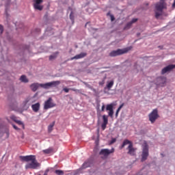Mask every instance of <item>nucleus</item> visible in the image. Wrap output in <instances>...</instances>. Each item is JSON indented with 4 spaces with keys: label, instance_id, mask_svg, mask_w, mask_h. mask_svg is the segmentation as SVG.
<instances>
[{
    "label": "nucleus",
    "instance_id": "obj_38",
    "mask_svg": "<svg viewBox=\"0 0 175 175\" xmlns=\"http://www.w3.org/2000/svg\"><path fill=\"white\" fill-rule=\"evenodd\" d=\"M103 84H105V80H103L102 81L99 82L100 85H103Z\"/></svg>",
    "mask_w": 175,
    "mask_h": 175
},
{
    "label": "nucleus",
    "instance_id": "obj_31",
    "mask_svg": "<svg viewBox=\"0 0 175 175\" xmlns=\"http://www.w3.org/2000/svg\"><path fill=\"white\" fill-rule=\"evenodd\" d=\"M29 100H31V99H29V98H27L26 100H25V101L23 102L24 106H27V105H28V103H29Z\"/></svg>",
    "mask_w": 175,
    "mask_h": 175
},
{
    "label": "nucleus",
    "instance_id": "obj_16",
    "mask_svg": "<svg viewBox=\"0 0 175 175\" xmlns=\"http://www.w3.org/2000/svg\"><path fill=\"white\" fill-rule=\"evenodd\" d=\"M31 109H32L33 111H34V113H38V111H39V110H40V103H36V104L32 105Z\"/></svg>",
    "mask_w": 175,
    "mask_h": 175
},
{
    "label": "nucleus",
    "instance_id": "obj_2",
    "mask_svg": "<svg viewBox=\"0 0 175 175\" xmlns=\"http://www.w3.org/2000/svg\"><path fill=\"white\" fill-rule=\"evenodd\" d=\"M155 8V17L156 18H159V16H162L163 9H165V1H163V0H161L159 3L156 4Z\"/></svg>",
    "mask_w": 175,
    "mask_h": 175
},
{
    "label": "nucleus",
    "instance_id": "obj_41",
    "mask_svg": "<svg viewBox=\"0 0 175 175\" xmlns=\"http://www.w3.org/2000/svg\"><path fill=\"white\" fill-rule=\"evenodd\" d=\"M172 8H175V0H174V3L172 4Z\"/></svg>",
    "mask_w": 175,
    "mask_h": 175
},
{
    "label": "nucleus",
    "instance_id": "obj_30",
    "mask_svg": "<svg viewBox=\"0 0 175 175\" xmlns=\"http://www.w3.org/2000/svg\"><path fill=\"white\" fill-rule=\"evenodd\" d=\"M10 118L11 120H12V121H14V122H16V121L18 120L17 117H16V116L14 115L11 116Z\"/></svg>",
    "mask_w": 175,
    "mask_h": 175
},
{
    "label": "nucleus",
    "instance_id": "obj_3",
    "mask_svg": "<svg viewBox=\"0 0 175 175\" xmlns=\"http://www.w3.org/2000/svg\"><path fill=\"white\" fill-rule=\"evenodd\" d=\"M130 50H132V46H129L123 49H118L116 51H112L109 53V57H117L118 55H122V54H126L128 51H130Z\"/></svg>",
    "mask_w": 175,
    "mask_h": 175
},
{
    "label": "nucleus",
    "instance_id": "obj_9",
    "mask_svg": "<svg viewBox=\"0 0 175 175\" xmlns=\"http://www.w3.org/2000/svg\"><path fill=\"white\" fill-rule=\"evenodd\" d=\"M113 107H114V104L111 103L107 105L106 110L108 112V116L111 117V118H113V116L114 115V110L113 109Z\"/></svg>",
    "mask_w": 175,
    "mask_h": 175
},
{
    "label": "nucleus",
    "instance_id": "obj_27",
    "mask_svg": "<svg viewBox=\"0 0 175 175\" xmlns=\"http://www.w3.org/2000/svg\"><path fill=\"white\" fill-rule=\"evenodd\" d=\"M16 124H18V125H22V128L23 129H25V126H24V123H23V122H21V120H17L16 122H15Z\"/></svg>",
    "mask_w": 175,
    "mask_h": 175
},
{
    "label": "nucleus",
    "instance_id": "obj_1",
    "mask_svg": "<svg viewBox=\"0 0 175 175\" xmlns=\"http://www.w3.org/2000/svg\"><path fill=\"white\" fill-rule=\"evenodd\" d=\"M20 159L25 162H29L25 165V169L36 170L40 166V163L38 162L35 155L21 156Z\"/></svg>",
    "mask_w": 175,
    "mask_h": 175
},
{
    "label": "nucleus",
    "instance_id": "obj_17",
    "mask_svg": "<svg viewBox=\"0 0 175 175\" xmlns=\"http://www.w3.org/2000/svg\"><path fill=\"white\" fill-rule=\"evenodd\" d=\"M40 87V84L39 83H32L30 85V88L31 90L33 91V92H35L36 91H38V88H39Z\"/></svg>",
    "mask_w": 175,
    "mask_h": 175
},
{
    "label": "nucleus",
    "instance_id": "obj_23",
    "mask_svg": "<svg viewBox=\"0 0 175 175\" xmlns=\"http://www.w3.org/2000/svg\"><path fill=\"white\" fill-rule=\"evenodd\" d=\"M59 53L56 52L54 55H51L49 56V61H53V59H55L57 56L58 55Z\"/></svg>",
    "mask_w": 175,
    "mask_h": 175
},
{
    "label": "nucleus",
    "instance_id": "obj_26",
    "mask_svg": "<svg viewBox=\"0 0 175 175\" xmlns=\"http://www.w3.org/2000/svg\"><path fill=\"white\" fill-rule=\"evenodd\" d=\"M132 27V23L131 22L128 23L126 26L124 27V29H129Z\"/></svg>",
    "mask_w": 175,
    "mask_h": 175
},
{
    "label": "nucleus",
    "instance_id": "obj_40",
    "mask_svg": "<svg viewBox=\"0 0 175 175\" xmlns=\"http://www.w3.org/2000/svg\"><path fill=\"white\" fill-rule=\"evenodd\" d=\"M114 20H115L114 16L113 15H111V21H114Z\"/></svg>",
    "mask_w": 175,
    "mask_h": 175
},
{
    "label": "nucleus",
    "instance_id": "obj_5",
    "mask_svg": "<svg viewBox=\"0 0 175 175\" xmlns=\"http://www.w3.org/2000/svg\"><path fill=\"white\" fill-rule=\"evenodd\" d=\"M159 118V114L158 113V109H153L148 115L149 121L151 124H154Z\"/></svg>",
    "mask_w": 175,
    "mask_h": 175
},
{
    "label": "nucleus",
    "instance_id": "obj_29",
    "mask_svg": "<svg viewBox=\"0 0 175 175\" xmlns=\"http://www.w3.org/2000/svg\"><path fill=\"white\" fill-rule=\"evenodd\" d=\"M70 18L74 23L75 21V15H73V12H71L70 14Z\"/></svg>",
    "mask_w": 175,
    "mask_h": 175
},
{
    "label": "nucleus",
    "instance_id": "obj_36",
    "mask_svg": "<svg viewBox=\"0 0 175 175\" xmlns=\"http://www.w3.org/2000/svg\"><path fill=\"white\" fill-rule=\"evenodd\" d=\"M124 103H122V105H120L119 106V107L118 108V110H121V108H122V107H124Z\"/></svg>",
    "mask_w": 175,
    "mask_h": 175
},
{
    "label": "nucleus",
    "instance_id": "obj_19",
    "mask_svg": "<svg viewBox=\"0 0 175 175\" xmlns=\"http://www.w3.org/2000/svg\"><path fill=\"white\" fill-rule=\"evenodd\" d=\"M42 152H44V154H53L54 152V148H49L48 149H45L42 150Z\"/></svg>",
    "mask_w": 175,
    "mask_h": 175
},
{
    "label": "nucleus",
    "instance_id": "obj_8",
    "mask_svg": "<svg viewBox=\"0 0 175 175\" xmlns=\"http://www.w3.org/2000/svg\"><path fill=\"white\" fill-rule=\"evenodd\" d=\"M148 158V145L146 144L142 150L141 162H144Z\"/></svg>",
    "mask_w": 175,
    "mask_h": 175
},
{
    "label": "nucleus",
    "instance_id": "obj_22",
    "mask_svg": "<svg viewBox=\"0 0 175 175\" xmlns=\"http://www.w3.org/2000/svg\"><path fill=\"white\" fill-rule=\"evenodd\" d=\"M113 85H114V81H111L107 84V90H111Z\"/></svg>",
    "mask_w": 175,
    "mask_h": 175
},
{
    "label": "nucleus",
    "instance_id": "obj_15",
    "mask_svg": "<svg viewBox=\"0 0 175 175\" xmlns=\"http://www.w3.org/2000/svg\"><path fill=\"white\" fill-rule=\"evenodd\" d=\"M85 57H87V53H81L80 54L71 57V61H73V59H81V58H84Z\"/></svg>",
    "mask_w": 175,
    "mask_h": 175
},
{
    "label": "nucleus",
    "instance_id": "obj_28",
    "mask_svg": "<svg viewBox=\"0 0 175 175\" xmlns=\"http://www.w3.org/2000/svg\"><path fill=\"white\" fill-rule=\"evenodd\" d=\"M70 90H71V91H76V90L74 89V88H72V89H69V88H63V91H64V92H66V93L69 92Z\"/></svg>",
    "mask_w": 175,
    "mask_h": 175
},
{
    "label": "nucleus",
    "instance_id": "obj_18",
    "mask_svg": "<svg viewBox=\"0 0 175 175\" xmlns=\"http://www.w3.org/2000/svg\"><path fill=\"white\" fill-rule=\"evenodd\" d=\"M131 146V144H133V143H132V142L129 141V139H124L122 146H120V149L122 150V148H124V147H125V146Z\"/></svg>",
    "mask_w": 175,
    "mask_h": 175
},
{
    "label": "nucleus",
    "instance_id": "obj_24",
    "mask_svg": "<svg viewBox=\"0 0 175 175\" xmlns=\"http://www.w3.org/2000/svg\"><path fill=\"white\" fill-rule=\"evenodd\" d=\"M54 125H55V122H53L48 127L49 132H51L53 131V128L54 127Z\"/></svg>",
    "mask_w": 175,
    "mask_h": 175
},
{
    "label": "nucleus",
    "instance_id": "obj_33",
    "mask_svg": "<svg viewBox=\"0 0 175 175\" xmlns=\"http://www.w3.org/2000/svg\"><path fill=\"white\" fill-rule=\"evenodd\" d=\"M116 140H117V139H116V138H113V139L111 140L109 144H114V143H116Z\"/></svg>",
    "mask_w": 175,
    "mask_h": 175
},
{
    "label": "nucleus",
    "instance_id": "obj_6",
    "mask_svg": "<svg viewBox=\"0 0 175 175\" xmlns=\"http://www.w3.org/2000/svg\"><path fill=\"white\" fill-rule=\"evenodd\" d=\"M57 104L54 103L53 98L49 97L44 103V110H49V109H53L55 107Z\"/></svg>",
    "mask_w": 175,
    "mask_h": 175
},
{
    "label": "nucleus",
    "instance_id": "obj_14",
    "mask_svg": "<svg viewBox=\"0 0 175 175\" xmlns=\"http://www.w3.org/2000/svg\"><path fill=\"white\" fill-rule=\"evenodd\" d=\"M127 150H129L127 152L129 155H135L136 148H133V144L129 145V146L127 147Z\"/></svg>",
    "mask_w": 175,
    "mask_h": 175
},
{
    "label": "nucleus",
    "instance_id": "obj_20",
    "mask_svg": "<svg viewBox=\"0 0 175 175\" xmlns=\"http://www.w3.org/2000/svg\"><path fill=\"white\" fill-rule=\"evenodd\" d=\"M90 166H91V161H85V162L83 164L82 168H83V169H86V167H90Z\"/></svg>",
    "mask_w": 175,
    "mask_h": 175
},
{
    "label": "nucleus",
    "instance_id": "obj_4",
    "mask_svg": "<svg viewBox=\"0 0 175 175\" xmlns=\"http://www.w3.org/2000/svg\"><path fill=\"white\" fill-rule=\"evenodd\" d=\"M61 84L60 81H53L46 83H40V87L44 88V90H49V88H53V87H58Z\"/></svg>",
    "mask_w": 175,
    "mask_h": 175
},
{
    "label": "nucleus",
    "instance_id": "obj_12",
    "mask_svg": "<svg viewBox=\"0 0 175 175\" xmlns=\"http://www.w3.org/2000/svg\"><path fill=\"white\" fill-rule=\"evenodd\" d=\"M175 68V64H170L162 69L161 75H165V73H167V72H170V70H173Z\"/></svg>",
    "mask_w": 175,
    "mask_h": 175
},
{
    "label": "nucleus",
    "instance_id": "obj_34",
    "mask_svg": "<svg viewBox=\"0 0 175 175\" xmlns=\"http://www.w3.org/2000/svg\"><path fill=\"white\" fill-rule=\"evenodd\" d=\"M136 21H137V18H133L130 23L132 25V24H134V23H136Z\"/></svg>",
    "mask_w": 175,
    "mask_h": 175
},
{
    "label": "nucleus",
    "instance_id": "obj_32",
    "mask_svg": "<svg viewBox=\"0 0 175 175\" xmlns=\"http://www.w3.org/2000/svg\"><path fill=\"white\" fill-rule=\"evenodd\" d=\"M3 33V26L2 25H0V35H2Z\"/></svg>",
    "mask_w": 175,
    "mask_h": 175
},
{
    "label": "nucleus",
    "instance_id": "obj_13",
    "mask_svg": "<svg viewBox=\"0 0 175 175\" xmlns=\"http://www.w3.org/2000/svg\"><path fill=\"white\" fill-rule=\"evenodd\" d=\"M103 124H101V128L103 131H105L106 129V126H107V124H109V116L106 115L103 116Z\"/></svg>",
    "mask_w": 175,
    "mask_h": 175
},
{
    "label": "nucleus",
    "instance_id": "obj_35",
    "mask_svg": "<svg viewBox=\"0 0 175 175\" xmlns=\"http://www.w3.org/2000/svg\"><path fill=\"white\" fill-rule=\"evenodd\" d=\"M120 110L118 109L116 110V117H118V113H120Z\"/></svg>",
    "mask_w": 175,
    "mask_h": 175
},
{
    "label": "nucleus",
    "instance_id": "obj_39",
    "mask_svg": "<svg viewBox=\"0 0 175 175\" xmlns=\"http://www.w3.org/2000/svg\"><path fill=\"white\" fill-rule=\"evenodd\" d=\"M105 105L103 104L102 107H101V111H105Z\"/></svg>",
    "mask_w": 175,
    "mask_h": 175
},
{
    "label": "nucleus",
    "instance_id": "obj_42",
    "mask_svg": "<svg viewBox=\"0 0 175 175\" xmlns=\"http://www.w3.org/2000/svg\"><path fill=\"white\" fill-rule=\"evenodd\" d=\"M38 175H40V174H38Z\"/></svg>",
    "mask_w": 175,
    "mask_h": 175
},
{
    "label": "nucleus",
    "instance_id": "obj_11",
    "mask_svg": "<svg viewBox=\"0 0 175 175\" xmlns=\"http://www.w3.org/2000/svg\"><path fill=\"white\" fill-rule=\"evenodd\" d=\"M157 85L160 87H165V84H166V77H159L157 79Z\"/></svg>",
    "mask_w": 175,
    "mask_h": 175
},
{
    "label": "nucleus",
    "instance_id": "obj_25",
    "mask_svg": "<svg viewBox=\"0 0 175 175\" xmlns=\"http://www.w3.org/2000/svg\"><path fill=\"white\" fill-rule=\"evenodd\" d=\"M55 174L57 175H64V171L61 170H56L55 171Z\"/></svg>",
    "mask_w": 175,
    "mask_h": 175
},
{
    "label": "nucleus",
    "instance_id": "obj_10",
    "mask_svg": "<svg viewBox=\"0 0 175 175\" xmlns=\"http://www.w3.org/2000/svg\"><path fill=\"white\" fill-rule=\"evenodd\" d=\"M33 8L36 10H43V5L40 3H43V0H33Z\"/></svg>",
    "mask_w": 175,
    "mask_h": 175
},
{
    "label": "nucleus",
    "instance_id": "obj_7",
    "mask_svg": "<svg viewBox=\"0 0 175 175\" xmlns=\"http://www.w3.org/2000/svg\"><path fill=\"white\" fill-rule=\"evenodd\" d=\"M115 149L112 148L111 150L109 149H101L99 154L102 156L103 159H107V157L110 154L114 153Z\"/></svg>",
    "mask_w": 175,
    "mask_h": 175
},
{
    "label": "nucleus",
    "instance_id": "obj_21",
    "mask_svg": "<svg viewBox=\"0 0 175 175\" xmlns=\"http://www.w3.org/2000/svg\"><path fill=\"white\" fill-rule=\"evenodd\" d=\"M20 80L22 81V83H28L29 81L25 75H22L20 78Z\"/></svg>",
    "mask_w": 175,
    "mask_h": 175
},
{
    "label": "nucleus",
    "instance_id": "obj_37",
    "mask_svg": "<svg viewBox=\"0 0 175 175\" xmlns=\"http://www.w3.org/2000/svg\"><path fill=\"white\" fill-rule=\"evenodd\" d=\"M12 126H13L14 129H16V131H18V127H17V126L13 124Z\"/></svg>",
    "mask_w": 175,
    "mask_h": 175
}]
</instances>
